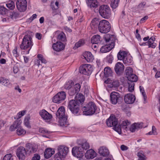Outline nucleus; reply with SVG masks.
I'll list each match as a JSON object with an SVG mask.
<instances>
[{"mask_svg": "<svg viewBox=\"0 0 160 160\" xmlns=\"http://www.w3.org/2000/svg\"><path fill=\"white\" fill-rule=\"evenodd\" d=\"M118 121L115 116L111 115L109 118L107 120L106 123L108 127H113V129L119 134L122 133L120 126H118Z\"/></svg>", "mask_w": 160, "mask_h": 160, "instance_id": "f257e3e1", "label": "nucleus"}, {"mask_svg": "<svg viewBox=\"0 0 160 160\" xmlns=\"http://www.w3.org/2000/svg\"><path fill=\"white\" fill-rule=\"evenodd\" d=\"M97 108L93 102H90L84 106H82V109L83 114L86 115L91 116L96 113Z\"/></svg>", "mask_w": 160, "mask_h": 160, "instance_id": "f03ea898", "label": "nucleus"}, {"mask_svg": "<svg viewBox=\"0 0 160 160\" xmlns=\"http://www.w3.org/2000/svg\"><path fill=\"white\" fill-rule=\"evenodd\" d=\"M104 38L106 44L102 46L100 49V51L102 53L109 52L114 47V42L111 40L110 35H106Z\"/></svg>", "mask_w": 160, "mask_h": 160, "instance_id": "7ed1b4c3", "label": "nucleus"}, {"mask_svg": "<svg viewBox=\"0 0 160 160\" xmlns=\"http://www.w3.org/2000/svg\"><path fill=\"white\" fill-rule=\"evenodd\" d=\"M80 105L74 100H70L68 103V108L71 112L75 115L78 116L80 115Z\"/></svg>", "mask_w": 160, "mask_h": 160, "instance_id": "20e7f679", "label": "nucleus"}, {"mask_svg": "<svg viewBox=\"0 0 160 160\" xmlns=\"http://www.w3.org/2000/svg\"><path fill=\"white\" fill-rule=\"evenodd\" d=\"M111 29V24L108 21L102 20L100 21L98 30L100 32L106 33L110 31Z\"/></svg>", "mask_w": 160, "mask_h": 160, "instance_id": "39448f33", "label": "nucleus"}, {"mask_svg": "<svg viewBox=\"0 0 160 160\" xmlns=\"http://www.w3.org/2000/svg\"><path fill=\"white\" fill-rule=\"evenodd\" d=\"M99 12L100 15L105 18H109L111 15L110 8L107 5H101L99 7Z\"/></svg>", "mask_w": 160, "mask_h": 160, "instance_id": "423d86ee", "label": "nucleus"}, {"mask_svg": "<svg viewBox=\"0 0 160 160\" xmlns=\"http://www.w3.org/2000/svg\"><path fill=\"white\" fill-rule=\"evenodd\" d=\"M33 44L32 38L30 36L25 35L23 39L22 44H21V48L24 49L27 48H31Z\"/></svg>", "mask_w": 160, "mask_h": 160, "instance_id": "0eeeda50", "label": "nucleus"}, {"mask_svg": "<svg viewBox=\"0 0 160 160\" xmlns=\"http://www.w3.org/2000/svg\"><path fill=\"white\" fill-rule=\"evenodd\" d=\"M93 70L92 66L90 64H84L81 66L79 68L80 73L86 75H90Z\"/></svg>", "mask_w": 160, "mask_h": 160, "instance_id": "6e6552de", "label": "nucleus"}, {"mask_svg": "<svg viewBox=\"0 0 160 160\" xmlns=\"http://www.w3.org/2000/svg\"><path fill=\"white\" fill-rule=\"evenodd\" d=\"M66 98V94L64 91L58 92L53 97V101L56 103H59L64 100Z\"/></svg>", "mask_w": 160, "mask_h": 160, "instance_id": "1a4fd4ad", "label": "nucleus"}, {"mask_svg": "<svg viewBox=\"0 0 160 160\" xmlns=\"http://www.w3.org/2000/svg\"><path fill=\"white\" fill-rule=\"evenodd\" d=\"M18 118L15 121L12 125L10 126V130L12 131L15 130L16 129H18L17 130V133L18 135H20V112H19L18 113Z\"/></svg>", "mask_w": 160, "mask_h": 160, "instance_id": "9d476101", "label": "nucleus"}, {"mask_svg": "<svg viewBox=\"0 0 160 160\" xmlns=\"http://www.w3.org/2000/svg\"><path fill=\"white\" fill-rule=\"evenodd\" d=\"M110 101L112 104H116L122 99L119 94L117 92H113L111 93L110 96Z\"/></svg>", "mask_w": 160, "mask_h": 160, "instance_id": "9b49d317", "label": "nucleus"}, {"mask_svg": "<svg viewBox=\"0 0 160 160\" xmlns=\"http://www.w3.org/2000/svg\"><path fill=\"white\" fill-rule=\"evenodd\" d=\"M72 153L73 156L80 158L83 156V152L82 147L76 146L72 148Z\"/></svg>", "mask_w": 160, "mask_h": 160, "instance_id": "f8f14e48", "label": "nucleus"}, {"mask_svg": "<svg viewBox=\"0 0 160 160\" xmlns=\"http://www.w3.org/2000/svg\"><path fill=\"white\" fill-rule=\"evenodd\" d=\"M125 102L127 104H132L133 103L135 100V96L132 94L128 93L126 95L124 98Z\"/></svg>", "mask_w": 160, "mask_h": 160, "instance_id": "ddd939ff", "label": "nucleus"}, {"mask_svg": "<svg viewBox=\"0 0 160 160\" xmlns=\"http://www.w3.org/2000/svg\"><path fill=\"white\" fill-rule=\"evenodd\" d=\"M26 147L27 148V152L29 155L35 152L37 150V146L34 144L28 143L26 144Z\"/></svg>", "mask_w": 160, "mask_h": 160, "instance_id": "4468645a", "label": "nucleus"}, {"mask_svg": "<svg viewBox=\"0 0 160 160\" xmlns=\"http://www.w3.org/2000/svg\"><path fill=\"white\" fill-rule=\"evenodd\" d=\"M58 151L57 153L61 155V157L64 158L68 152V148L65 146H61L58 148Z\"/></svg>", "mask_w": 160, "mask_h": 160, "instance_id": "2eb2a0df", "label": "nucleus"}, {"mask_svg": "<svg viewBox=\"0 0 160 160\" xmlns=\"http://www.w3.org/2000/svg\"><path fill=\"white\" fill-rule=\"evenodd\" d=\"M64 47V45L60 42H57L56 43H53L52 46L53 49L57 52L63 50Z\"/></svg>", "mask_w": 160, "mask_h": 160, "instance_id": "dca6fc26", "label": "nucleus"}, {"mask_svg": "<svg viewBox=\"0 0 160 160\" xmlns=\"http://www.w3.org/2000/svg\"><path fill=\"white\" fill-rule=\"evenodd\" d=\"M57 119H60L67 116L65 114V110L63 107L59 108L56 113Z\"/></svg>", "mask_w": 160, "mask_h": 160, "instance_id": "f3484780", "label": "nucleus"}, {"mask_svg": "<svg viewBox=\"0 0 160 160\" xmlns=\"http://www.w3.org/2000/svg\"><path fill=\"white\" fill-rule=\"evenodd\" d=\"M39 114L41 117L44 120H49L52 117V115L45 109L40 111Z\"/></svg>", "mask_w": 160, "mask_h": 160, "instance_id": "a211bd4d", "label": "nucleus"}, {"mask_svg": "<svg viewBox=\"0 0 160 160\" xmlns=\"http://www.w3.org/2000/svg\"><path fill=\"white\" fill-rule=\"evenodd\" d=\"M124 69V66L122 63L120 62H118L115 65L114 67L115 71L118 75H120Z\"/></svg>", "mask_w": 160, "mask_h": 160, "instance_id": "6ab92c4d", "label": "nucleus"}, {"mask_svg": "<svg viewBox=\"0 0 160 160\" xmlns=\"http://www.w3.org/2000/svg\"><path fill=\"white\" fill-rule=\"evenodd\" d=\"M87 4L88 7L91 9L96 8L99 5V3L97 0H88Z\"/></svg>", "mask_w": 160, "mask_h": 160, "instance_id": "aec40b11", "label": "nucleus"}, {"mask_svg": "<svg viewBox=\"0 0 160 160\" xmlns=\"http://www.w3.org/2000/svg\"><path fill=\"white\" fill-rule=\"evenodd\" d=\"M97 153L92 149H90L87 151L85 157L88 159H93L97 156Z\"/></svg>", "mask_w": 160, "mask_h": 160, "instance_id": "412c9836", "label": "nucleus"}, {"mask_svg": "<svg viewBox=\"0 0 160 160\" xmlns=\"http://www.w3.org/2000/svg\"><path fill=\"white\" fill-rule=\"evenodd\" d=\"M98 152L100 155L103 157L108 156L109 154L108 150L104 146L101 147L99 148Z\"/></svg>", "mask_w": 160, "mask_h": 160, "instance_id": "4be33fe9", "label": "nucleus"}, {"mask_svg": "<svg viewBox=\"0 0 160 160\" xmlns=\"http://www.w3.org/2000/svg\"><path fill=\"white\" fill-rule=\"evenodd\" d=\"M54 150L53 149L50 148H47L45 151L44 152V156L45 158H48L54 154Z\"/></svg>", "mask_w": 160, "mask_h": 160, "instance_id": "5701e85b", "label": "nucleus"}, {"mask_svg": "<svg viewBox=\"0 0 160 160\" xmlns=\"http://www.w3.org/2000/svg\"><path fill=\"white\" fill-rule=\"evenodd\" d=\"M100 21L97 18H93L90 23V26L92 29L94 30L97 29L98 27V25Z\"/></svg>", "mask_w": 160, "mask_h": 160, "instance_id": "b1692460", "label": "nucleus"}, {"mask_svg": "<svg viewBox=\"0 0 160 160\" xmlns=\"http://www.w3.org/2000/svg\"><path fill=\"white\" fill-rule=\"evenodd\" d=\"M58 122L60 126L67 127L69 123L67 121V117L58 119Z\"/></svg>", "mask_w": 160, "mask_h": 160, "instance_id": "393cba45", "label": "nucleus"}, {"mask_svg": "<svg viewBox=\"0 0 160 160\" xmlns=\"http://www.w3.org/2000/svg\"><path fill=\"white\" fill-rule=\"evenodd\" d=\"M84 58L88 62H92L94 59V57L91 53L89 52H85L84 56Z\"/></svg>", "mask_w": 160, "mask_h": 160, "instance_id": "a878e982", "label": "nucleus"}, {"mask_svg": "<svg viewBox=\"0 0 160 160\" xmlns=\"http://www.w3.org/2000/svg\"><path fill=\"white\" fill-rule=\"evenodd\" d=\"M101 39V38L100 35H94L92 37L91 42L92 44H98L100 43Z\"/></svg>", "mask_w": 160, "mask_h": 160, "instance_id": "bb28decb", "label": "nucleus"}, {"mask_svg": "<svg viewBox=\"0 0 160 160\" xmlns=\"http://www.w3.org/2000/svg\"><path fill=\"white\" fill-rule=\"evenodd\" d=\"M27 2L26 0H21V13L23 12V13H25L24 12L27 8ZM24 15L22 14L23 16Z\"/></svg>", "mask_w": 160, "mask_h": 160, "instance_id": "cd10ccee", "label": "nucleus"}, {"mask_svg": "<svg viewBox=\"0 0 160 160\" xmlns=\"http://www.w3.org/2000/svg\"><path fill=\"white\" fill-rule=\"evenodd\" d=\"M75 100L80 105H82L85 100L84 96L82 94H77Z\"/></svg>", "mask_w": 160, "mask_h": 160, "instance_id": "c85d7f7f", "label": "nucleus"}, {"mask_svg": "<svg viewBox=\"0 0 160 160\" xmlns=\"http://www.w3.org/2000/svg\"><path fill=\"white\" fill-rule=\"evenodd\" d=\"M127 53L124 51L120 50L117 54V57L118 60H122L127 57Z\"/></svg>", "mask_w": 160, "mask_h": 160, "instance_id": "c756f323", "label": "nucleus"}, {"mask_svg": "<svg viewBox=\"0 0 160 160\" xmlns=\"http://www.w3.org/2000/svg\"><path fill=\"white\" fill-rule=\"evenodd\" d=\"M0 82L1 84L8 87H10L12 86L9 80L3 77L0 78Z\"/></svg>", "mask_w": 160, "mask_h": 160, "instance_id": "7c9ffc66", "label": "nucleus"}, {"mask_svg": "<svg viewBox=\"0 0 160 160\" xmlns=\"http://www.w3.org/2000/svg\"><path fill=\"white\" fill-rule=\"evenodd\" d=\"M127 78L128 80L132 82H136L138 80L137 76L134 74H131V75L128 76Z\"/></svg>", "mask_w": 160, "mask_h": 160, "instance_id": "2f4dec72", "label": "nucleus"}, {"mask_svg": "<svg viewBox=\"0 0 160 160\" xmlns=\"http://www.w3.org/2000/svg\"><path fill=\"white\" fill-rule=\"evenodd\" d=\"M85 43L84 41L82 39L80 40L78 42H76L73 47L74 49H76L84 45Z\"/></svg>", "mask_w": 160, "mask_h": 160, "instance_id": "473e14b6", "label": "nucleus"}, {"mask_svg": "<svg viewBox=\"0 0 160 160\" xmlns=\"http://www.w3.org/2000/svg\"><path fill=\"white\" fill-rule=\"evenodd\" d=\"M146 3L145 2H142L140 3L138 6L137 8L138 10H144L145 8L147 7Z\"/></svg>", "mask_w": 160, "mask_h": 160, "instance_id": "72a5a7b5", "label": "nucleus"}, {"mask_svg": "<svg viewBox=\"0 0 160 160\" xmlns=\"http://www.w3.org/2000/svg\"><path fill=\"white\" fill-rule=\"evenodd\" d=\"M27 152L25 148L21 147V160H24L26 157Z\"/></svg>", "mask_w": 160, "mask_h": 160, "instance_id": "f704fd0d", "label": "nucleus"}, {"mask_svg": "<svg viewBox=\"0 0 160 160\" xmlns=\"http://www.w3.org/2000/svg\"><path fill=\"white\" fill-rule=\"evenodd\" d=\"M104 76L105 77H108L111 76L112 74V71L110 68L106 67L104 70Z\"/></svg>", "mask_w": 160, "mask_h": 160, "instance_id": "c9c22d12", "label": "nucleus"}, {"mask_svg": "<svg viewBox=\"0 0 160 160\" xmlns=\"http://www.w3.org/2000/svg\"><path fill=\"white\" fill-rule=\"evenodd\" d=\"M74 82L72 80H71L66 82L64 85V88L66 89L69 90L71 88Z\"/></svg>", "mask_w": 160, "mask_h": 160, "instance_id": "e433bc0d", "label": "nucleus"}, {"mask_svg": "<svg viewBox=\"0 0 160 160\" xmlns=\"http://www.w3.org/2000/svg\"><path fill=\"white\" fill-rule=\"evenodd\" d=\"M138 157V160H146L147 158L142 151H140L137 153Z\"/></svg>", "mask_w": 160, "mask_h": 160, "instance_id": "4c0bfd02", "label": "nucleus"}, {"mask_svg": "<svg viewBox=\"0 0 160 160\" xmlns=\"http://www.w3.org/2000/svg\"><path fill=\"white\" fill-rule=\"evenodd\" d=\"M145 46L148 45L149 48H154L156 47L157 44L155 42H151V41H148L144 42Z\"/></svg>", "mask_w": 160, "mask_h": 160, "instance_id": "58836bf2", "label": "nucleus"}, {"mask_svg": "<svg viewBox=\"0 0 160 160\" xmlns=\"http://www.w3.org/2000/svg\"><path fill=\"white\" fill-rule=\"evenodd\" d=\"M119 0H111V6L112 9H115L118 6Z\"/></svg>", "mask_w": 160, "mask_h": 160, "instance_id": "ea45409f", "label": "nucleus"}, {"mask_svg": "<svg viewBox=\"0 0 160 160\" xmlns=\"http://www.w3.org/2000/svg\"><path fill=\"white\" fill-rule=\"evenodd\" d=\"M30 116L29 115H27L25 118L24 123L25 125L28 128H30L31 126L29 122Z\"/></svg>", "mask_w": 160, "mask_h": 160, "instance_id": "a19ab883", "label": "nucleus"}, {"mask_svg": "<svg viewBox=\"0 0 160 160\" xmlns=\"http://www.w3.org/2000/svg\"><path fill=\"white\" fill-rule=\"evenodd\" d=\"M130 124V122H129L128 120H126L123 121L121 124H119L118 125V126H120V128L121 130L122 128L127 129L128 128V127Z\"/></svg>", "mask_w": 160, "mask_h": 160, "instance_id": "79ce46f5", "label": "nucleus"}, {"mask_svg": "<svg viewBox=\"0 0 160 160\" xmlns=\"http://www.w3.org/2000/svg\"><path fill=\"white\" fill-rule=\"evenodd\" d=\"M125 75L126 78L131 75V74H133V70L130 67H127L125 70Z\"/></svg>", "mask_w": 160, "mask_h": 160, "instance_id": "37998d69", "label": "nucleus"}, {"mask_svg": "<svg viewBox=\"0 0 160 160\" xmlns=\"http://www.w3.org/2000/svg\"><path fill=\"white\" fill-rule=\"evenodd\" d=\"M7 7L10 10H13L15 8V4L12 1H9L6 4Z\"/></svg>", "mask_w": 160, "mask_h": 160, "instance_id": "c03bdc74", "label": "nucleus"}, {"mask_svg": "<svg viewBox=\"0 0 160 160\" xmlns=\"http://www.w3.org/2000/svg\"><path fill=\"white\" fill-rule=\"evenodd\" d=\"M123 61L125 64L128 65H131L132 63V59L130 58L126 57Z\"/></svg>", "mask_w": 160, "mask_h": 160, "instance_id": "a18cd8bd", "label": "nucleus"}, {"mask_svg": "<svg viewBox=\"0 0 160 160\" xmlns=\"http://www.w3.org/2000/svg\"><path fill=\"white\" fill-rule=\"evenodd\" d=\"M58 38L59 40L62 42H65L66 41L65 35V34L63 33H61L58 35Z\"/></svg>", "mask_w": 160, "mask_h": 160, "instance_id": "49530a36", "label": "nucleus"}, {"mask_svg": "<svg viewBox=\"0 0 160 160\" xmlns=\"http://www.w3.org/2000/svg\"><path fill=\"white\" fill-rule=\"evenodd\" d=\"M14 157L11 154L6 155L3 157L2 160H14Z\"/></svg>", "mask_w": 160, "mask_h": 160, "instance_id": "de8ad7c7", "label": "nucleus"}, {"mask_svg": "<svg viewBox=\"0 0 160 160\" xmlns=\"http://www.w3.org/2000/svg\"><path fill=\"white\" fill-rule=\"evenodd\" d=\"M158 133L156 131V128L155 127L153 126L152 127V131H150L146 134L147 135H157Z\"/></svg>", "mask_w": 160, "mask_h": 160, "instance_id": "09e8293b", "label": "nucleus"}, {"mask_svg": "<svg viewBox=\"0 0 160 160\" xmlns=\"http://www.w3.org/2000/svg\"><path fill=\"white\" fill-rule=\"evenodd\" d=\"M128 91L130 92H132L134 90V83L132 82H128Z\"/></svg>", "mask_w": 160, "mask_h": 160, "instance_id": "8fccbe9b", "label": "nucleus"}, {"mask_svg": "<svg viewBox=\"0 0 160 160\" xmlns=\"http://www.w3.org/2000/svg\"><path fill=\"white\" fill-rule=\"evenodd\" d=\"M80 147L82 148V150L84 149L86 150L89 148V144L88 142H86L80 145Z\"/></svg>", "mask_w": 160, "mask_h": 160, "instance_id": "3c124183", "label": "nucleus"}, {"mask_svg": "<svg viewBox=\"0 0 160 160\" xmlns=\"http://www.w3.org/2000/svg\"><path fill=\"white\" fill-rule=\"evenodd\" d=\"M139 88H140V91L142 93V94L143 97L144 101L145 102V101H146V99L147 98V97L146 95V93L144 91V88L142 87L141 86H140Z\"/></svg>", "mask_w": 160, "mask_h": 160, "instance_id": "603ef678", "label": "nucleus"}, {"mask_svg": "<svg viewBox=\"0 0 160 160\" xmlns=\"http://www.w3.org/2000/svg\"><path fill=\"white\" fill-rule=\"evenodd\" d=\"M7 9L3 6H0V14L2 15L5 14Z\"/></svg>", "mask_w": 160, "mask_h": 160, "instance_id": "864d4df0", "label": "nucleus"}, {"mask_svg": "<svg viewBox=\"0 0 160 160\" xmlns=\"http://www.w3.org/2000/svg\"><path fill=\"white\" fill-rule=\"evenodd\" d=\"M74 88L75 90V91L78 93L80 91L81 88V85L79 83L76 84L74 86Z\"/></svg>", "mask_w": 160, "mask_h": 160, "instance_id": "5fc2aeb1", "label": "nucleus"}, {"mask_svg": "<svg viewBox=\"0 0 160 160\" xmlns=\"http://www.w3.org/2000/svg\"><path fill=\"white\" fill-rule=\"evenodd\" d=\"M38 58L40 60L41 62L44 63H46L47 61L44 58L41 54H38L37 56Z\"/></svg>", "mask_w": 160, "mask_h": 160, "instance_id": "6e6d98bb", "label": "nucleus"}, {"mask_svg": "<svg viewBox=\"0 0 160 160\" xmlns=\"http://www.w3.org/2000/svg\"><path fill=\"white\" fill-rule=\"evenodd\" d=\"M39 132L41 133H51V132L50 131H48L47 130L45 129V128H39Z\"/></svg>", "mask_w": 160, "mask_h": 160, "instance_id": "4d7b16f0", "label": "nucleus"}, {"mask_svg": "<svg viewBox=\"0 0 160 160\" xmlns=\"http://www.w3.org/2000/svg\"><path fill=\"white\" fill-rule=\"evenodd\" d=\"M68 93L70 96H73L78 93L76 91H75V90L74 88H71L68 91Z\"/></svg>", "mask_w": 160, "mask_h": 160, "instance_id": "13d9d810", "label": "nucleus"}, {"mask_svg": "<svg viewBox=\"0 0 160 160\" xmlns=\"http://www.w3.org/2000/svg\"><path fill=\"white\" fill-rule=\"evenodd\" d=\"M107 59L108 62L111 63L113 59V57L112 55H109L107 56Z\"/></svg>", "mask_w": 160, "mask_h": 160, "instance_id": "bf43d9fd", "label": "nucleus"}, {"mask_svg": "<svg viewBox=\"0 0 160 160\" xmlns=\"http://www.w3.org/2000/svg\"><path fill=\"white\" fill-rule=\"evenodd\" d=\"M15 148H17V150H16V155L19 159H20V147H17V146H15Z\"/></svg>", "mask_w": 160, "mask_h": 160, "instance_id": "052dcab7", "label": "nucleus"}, {"mask_svg": "<svg viewBox=\"0 0 160 160\" xmlns=\"http://www.w3.org/2000/svg\"><path fill=\"white\" fill-rule=\"evenodd\" d=\"M129 129L130 131L132 132H135V130L137 129L135 123L131 125L130 128Z\"/></svg>", "mask_w": 160, "mask_h": 160, "instance_id": "680f3d73", "label": "nucleus"}, {"mask_svg": "<svg viewBox=\"0 0 160 160\" xmlns=\"http://www.w3.org/2000/svg\"><path fill=\"white\" fill-rule=\"evenodd\" d=\"M54 158V160H62V159L64 158L61 157V155L57 153L55 154Z\"/></svg>", "mask_w": 160, "mask_h": 160, "instance_id": "e2e57ef3", "label": "nucleus"}, {"mask_svg": "<svg viewBox=\"0 0 160 160\" xmlns=\"http://www.w3.org/2000/svg\"><path fill=\"white\" fill-rule=\"evenodd\" d=\"M136 126V127L137 129L141 128L143 127V123L142 122L140 123H135Z\"/></svg>", "mask_w": 160, "mask_h": 160, "instance_id": "0e129e2a", "label": "nucleus"}, {"mask_svg": "<svg viewBox=\"0 0 160 160\" xmlns=\"http://www.w3.org/2000/svg\"><path fill=\"white\" fill-rule=\"evenodd\" d=\"M17 50V48L15 47V48L12 51V53L13 55L15 57H16V58L18 57L19 56V55L18 53Z\"/></svg>", "mask_w": 160, "mask_h": 160, "instance_id": "69168bd1", "label": "nucleus"}, {"mask_svg": "<svg viewBox=\"0 0 160 160\" xmlns=\"http://www.w3.org/2000/svg\"><path fill=\"white\" fill-rule=\"evenodd\" d=\"M40 158V156L39 155L35 154H34V156L32 158V160H39Z\"/></svg>", "mask_w": 160, "mask_h": 160, "instance_id": "338daca9", "label": "nucleus"}, {"mask_svg": "<svg viewBox=\"0 0 160 160\" xmlns=\"http://www.w3.org/2000/svg\"><path fill=\"white\" fill-rule=\"evenodd\" d=\"M37 15L36 14H33L32 16L28 19V20L30 22L33 21L34 19L37 18Z\"/></svg>", "mask_w": 160, "mask_h": 160, "instance_id": "774afa93", "label": "nucleus"}]
</instances>
